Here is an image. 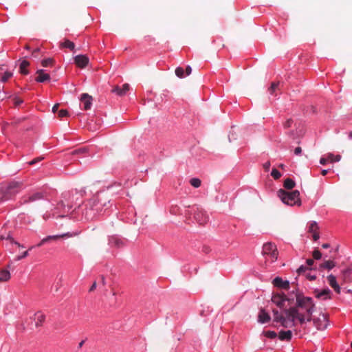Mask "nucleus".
Returning a JSON list of instances; mask_svg holds the SVG:
<instances>
[{"label": "nucleus", "mask_w": 352, "mask_h": 352, "mask_svg": "<svg viewBox=\"0 0 352 352\" xmlns=\"http://www.w3.org/2000/svg\"><path fill=\"white\" fill-rule=\"evenodd\" d=\"M309 268L305 267V266H303V265H301L298 270H297V273L298 274L302 273V272H305L307 270H308Z\"/></svg>", "instance_id": "nucleus-43"}, {"label": "nucleus", "mask_w": 352, "mask_h": 352, "mask_svg": "<svg viewBox=\"0 0 352 352\" xmlns=\"http://www.w3.org/2000/svg\"><path fill=\"white\" fill-rule=\"evenodd\" d=\"M292 293L295 294L296 305L285 309L284 314L291 318L292 326L294 327L296 320L302 324L306 321L309 322L312 320L311 316L315 304L311 298L305 296L297 288H295Z\"/></svg>", "instance_id": "nucleus-1"}, {"label": "nucleus", "mask_w": 352, "mask_h": 352, "mask_svg": "<svg viewBox=\"0 0 352 352\" xmlns=\"http://www.w3.org/2000/svg\"><path fill=\"white\" fill-rule=\"evenodd\" d=\"M61 47L69 48L72 51H74L75 49L74 43L68 39L65 40V41L61 43Z\"/></svg>", "instance_id": "nucleus-28"}, {"label": "nucleus", "mask_w": 352, "mask_h": 352, "mask_svg": "<svg viewBox=\"0 0 352 352\" xmlns=\"http://www.w3.org/2000/svg\"><path fill=\"white\" fill-rule=\"evenodd\" d=\"M279 82H272L271 86L268 89V91L272 96H276V91L279 90Z\"/></svg>", "instance_id": "nucleus-23"}, {"label": "nucleus", "mask_w": 352, "mask_h": 352, "mask_svg": "<svg viewBox=\"0 0 352 352\" xmlns=\"http://www.w3.org/2000/svg\"><path fill=\"white\" fill-rule=\"evenodd\" d=\"M43 198V194L41 192H36L28 197H24L22 198V204H28L33 202L36 200H39Z\"/></svg>", "instance_id": "nucleus-16"}, {"label": "nucleus", "mask_w": 352, "mask_h": 352, "mask_svg": "<svg viewBox=\"0 0 352 352\" xmlns=\"http://www.w3.org/2000/svg\"><path fill=\"white\" fill-rule=\"evenodd\" d=\"M28 255V251H25L20 256H17L16 258H15V260L16 261H19L23 258H25Z\"/></svg>", "instance_id": "nucleus-42"}, {"label": "nucleus", "mask_w": 352, "mask_h": 352, "mask_svg": "<svg viewBox=\"0 0 352 352\" xmlns=\"http://www.w3.org/2000/svg\"><path fill=\"white\" fill-rule=\"evenodd\" d=\"M86 151V148H80V149H77V150H75L72 153L73 155H76V154H78V153H84Z\"/></svg>", "instance_id": "nucleus-45"}, {"label": "nucleus", "mask_w": 352, "mask_h": 352, "mask_svg": "<svg viewBox=\"0 0 352 352\" xmlns=\"http://www.w3.org/2000/svg\"><path fill=\"white\" fill-rule=\"evenodd\" d=\"M23 189V182L13 181L10 182L5 188L1 189L0 199L6 201L11 199Z\"/></svg>", "instance_id": "nucleus-3"}, {"label": "nucleus", "mask_w": 352, "mask_h": 352, "mask_svg": "<svg viewBox=\"0 0 352 352\" xmlns=\"http://www.w3.org/2000/svg\"><path fill=\"white\" fill-rule=\"evenodd\" d=\"M40 51V49L39 48H36L35 49L33 52H32V56H34V57H37V54Z\"/></svg>", "instance_id": "nucleus-55"}, {"label": "nucleus", "mask_w": 352, "mask_h": 352, "mask_svg": "<svg viewBox=\"0 0 352 352\" xmlns=\"http://www.w3.org/2000/svg\"><path fill=\"white\" fill-rule=\"evenodd\" d=\"M89 61V58L85 55H78L74 58L75 64L82 69L88 65Z\"/></svg>", "instance_id": "nucleus-12"}, {"label": "nucleus", "mask_w": 352, "mask_h": 352, "mask_svg": "<svg viewBox=\"0 0 352 352\" xmlns=\"http://www.w3.org/2000/svg\"><path fill=\"white\" fill-rule=\"evenodd\" d=\"M302 153V148L300 146H298L294 150V154L298 155H300Z\"/></svg>", "instance_id": "nucleus-47"}, {"label": "nucleus", "mask_w": 352, "mask_h": 352, "mask_svg": "<svg viewBox=\"0 0 352 352\" xmlns=\"http://www.w3.org/2000/svg\"><path fill=\"white\" fill-rule=\"evenodd\" d=\"M6 236H5V235H1L0 236V239L1 240L6 239Z\"/></svg>", "instance_id": "nucleus-62"}, {"label": "nucleus", "mask_w": 352, "mask_h": 352, "mask_svg": "<svg viewBox=\"0 0 352 352\" xmlns=\"http://www.w3.org/2000/svg\"><path fill=\"white\" fill-rule=\"evenodd\" d=\"M263 334L265 335V337L271 339L275 338L277 336L276 333L273 331H264Z\"/></svg>", "instance_id": "nucleus-34"}, {"label": "nucleus", "mask_w": 352, "mask_h": 352, "mask_svg": "<svg viewBox=\"0 0 352 352\" xmlns=\"http://www.w3.org/2000/svg\"><path fill=\"white\" fill-rule=\"evenodd\" d=\"M319 230V227L316 221H313L310 223L309 226V233H314L315 232H317Z\"/></svg>", "instance_id": "nucleus-29"}, {"label": "nucleus", "mask_w": 352, "mask_h": 352, "mask_svg": "<svg viewBox=\"0 0 352 352\" xmlns=\"http://www.w3.org/2000/svg\"><path fill=\"white\" fill-rule=\"evenodd\" d=\"M58 107H59V104L57 103V104H55L53 107H52V112L54 113H55L56 112L58 111Z\"/></svg>", "instance_id": "nucleus-52"}, {"label": "nucleus", "mask_w": 352, "mask_h": 352, "mask_svg": "<svg viewBox=\"0 0 352 352\" xmlns=\"http://www.w3.org/2000/svg\"><path fill=\"white\" fill-rule=\"evenodd\" d=\"M349 137L352 138V131L349 133Z\"/></svg>", "instance_id": "nucleus-64"}, {"label": "nucleus", "mask_w": 352, "mask_h": 352, "mask_svg": "<svg viewBox=\"0 0 352 352\" xmlns=\"http://www.w3.org/2000/svg\"><path fill=\"white\" fill-rule=\"evenodd\" d=\"M110 243H113L115 246L120 248L123 245V242L118 239L112 238L109 240Z\"/></svg>", "instance_id": "nucleus-33"}, {"label": "nucleus", "mask_w": 352, "mask_h": 352, "mask_svg": "<svg viewBox=\"0 0 352 352\" xmlns=\"http://www.w3.org/2000/svg\"><path fill=\"white\" fill-rule=\"evenodd\" d=\"M270 162H266L265 163L263 164V168L267 171L269 170L270 169Z\"/></svg>", "instance_id": "nucleus-46"}, {"label": "nucleus", "mask_w": 352, "mask_h": 352, "mask_svg": "<svg viewBox=\"0 0 352 352\" xmlns=\"http://www.w3.org/2000/svg\"><path fill=\"white\" fill-rule=\"evenodd\" d=\"M201 180L198 178H192L190 180V184L195 188H199L201 186Z\"/></svg>", "instance_id": "nucleus-31"}, {"label": "nucleus", "mask_w": 352, "mask_h": 352, "mask_svg": "<svg viewBox=\"0 0 352 352\" xmlns=\"http://www.w3.org/2000/svg\"><path fill=\"white\" fill-rule=\"evenodd\" d=\"M10 278V273L7 270L0 271V281H8Z\"/></svg>", "instance_id": "nucleus-25"}, {"label": "nucleus", "mask_w": 352, "mask_h": 352, "mask_svg": "<svg viewBox=\"0 0 352 352\" xmlns=\"http://www.w3.org/2000/svg\"><path fill=\"white\" fill-rule=\"evenodd\" d=\"M45 319V316L40 311L36 312L34 316V320L36 322V326L37 327L42 325V323L44 322Z\"/></svg>", "instance_id": "nucleus-21"}, {"label": "nucleus", "mask_w": 352, "mask_h": 352, "mask_svg": "<svg viewBox=\"0 0 352 352\" xmlns=\"http://www.w3.org/2000/svg\"><path fill=\"white\" fill-rule=\"evenodd\" d=\"M314 294L317 298L322 300L330 299L331 298V292L329 288H325L321 291L319 289H315Z\"/></svg>", "instance_id": "nucleus-11"}, {"label": "nucleus", "mask_w": 352, "mask_h": 352, "mask_svg": "<svg viewBox=\"0 0 352 352\" xmlns=\"http://www.w3.org/2000/svg\"><path fill=\"white\" fill-rule=\"evenodd\" d=\"M292 337V332L290 330L280 331L278 334V338L282 341H283V340L289 341V340H291Z\"/></svg>", "instance_id": "nucleus-20"}, {"label": "nucleus", "mask_w": 352, "mask_h": 352, "mask_svg": "<svg viewBox=\"0 0 352 352\" xmlns=\"http://www.w3.org/2000/svg\"><path fill=\"white\" fill-rule=\"evenodd\" d=\"M294 121L292 119L289 118L288 120H287L284 124H283V126L285 129H287V128H289L292 126V124H293Z\"/></svg>", "instance_id": "nucleus-40"}, {"label": "nucleus", "mask_w": 352, "mask_h": 352, "mask_svg": "<svg viewBox=\"0 0 352 352\" xmlns=\"http://www.w3.org/2000/svg\"><path fill=\"white\" fill-rule=\"evenodd\" d=\"M13 100H14V104L16 107L20 105L21 104H22L23 102V100L18 97H14Z\"/></svg>", "instance_id": "nucleus-41"}, {"label": "nucleus", "mask_w": 352, "mask_h": 352, "mask_svg": "<svg viewBox=\"0 0 352 352\" xmlns=\"http://www.w3.org/2000/svg\"><path fill=\"white\" fill-rule=\"evenodd\" d=\"M14 244H16V245H18L19 247H21V248H23V246L22 245H21L19 243H18L17 241H14Z\"/></svg>", "instance_id": "nucleus-60"}, {"label": "nucleus", "mask_w": 352, "mask_h": 352, "mask_svg": "<svg viewBox=\"0 0 352 352\" xmlns=\"http://www.w3.org/2000/svg\"><path fill=\"white\" fill-rule=\"evenodd\" d=\"M347 293H349V294H352V289H349L347 290Z\"/></svg>", "instance_id": "nucleus-63"}, {"label": "nucleus", "mask_w": 352, "mask_h": 352, "mask_svg": "<svg viewBox=\"0 0 352 352\" xmlns=\"http://www.w3.org/2000/svg\"><path fill=\"white\" fill-rule=\"evenodd\" d=\"M47 243V239H46V238H43V239L41 241V242L36 245V246H37V247H41V245H43L44 243Z\"/></svg>", "instance_id": "nucleus-51"}, {"label": "nucleus", "mask_w": 352, "mask_h": 352, "mask_svg": "<svg viewBox=\"0 0 352 352\" xmlns=\"http://www.w3.org/2000/svg\"><path fill=\"white\" fill-rule=\"evenodd\" d=\"M43 159V157H42L35 158V159H34L33 160L30 161V162H29V164H30V165H34V164H35L36 162L41 161Z\"/></svg>", "instance_id": "nucleus-44"}, {"label": "nucleus", "mask_w": 352, "mask_h": 352, "mask_svg": "<svg viewBox=\"0 0 352 352\" xmlns=\"http://www.w3.org/2000/svg\"><path fill=\"white\" fill-rule=\"evenodd\" d=\"M54 63V60L52 58H47L45 60H43L41 62V65L43 67H46L48 66H52Z\"/></svg>", "instance_id": "nucleus-32"}, {"label": "nucleus", "mask_w": 352, "mask_h": 352, "mask_svg": "<svg viewBox=\"0 0 352 352\" xmlns=\"http://www.w3.org/2000/svg\"><path fill=\"white\" fill-rule=\"evenodd\" d=\"M96 286H97L96 282H94L93 283V285H91V287H90L89 292H91L94 291V289L96 288Z\"/></svg>", "instance_id": "nucleus-56"}, {"label": "nucleus", "mask_w": 352, "mask_h": 352, "mask_svg": "<svg viewBox=\"0 0 352 352\" xmlns=\"http://www.w3.org/2000/svg\"><path fill=\"white\" fill-rule=\"evenodd\" d=\"M335 267V263L332 261H326L322 264H320V267L327 269V270H331L333 267Z\"/></svg>", "instance_id": "nucleus-27"}, {"label": "nucleus", "mask_w": 352, "mask_h": 352, "mask_svg": "<svg viewBox=\"0 0 352 352\" xmlns=\"http://www.w3.org/2000/svg\"><path fill=\"white\" fill-rule=\"evenodd\" d=\"M130 86L129 84L125 83L122 85V87L120 88L118 86L115 87L112 91L118 94V96H122L126 94V93L129 90Z\"/></svg>", "instance_id": "nucleus-17"}, {"label": "nucleus", "mask_w": 352, "mask_h": 352, "mask_svg": "<svg viewBox=\"0 0 352 352\" xmlns=\"http://www.w3.org/2000/svg\"><path fill=\"white\" fill-rule=\"evenodd\" d=\"M312 255H313L314 258L316 260L320 259L322 256V254L318 250H315L313 252Z\"/></svg>", "instance_id": "nucleus-38"}, {"label": "nucleus", "mask_w": 352, "mask_h": 352, "mask_svg": "<svg viewBox=\"0 0 352 352\" xmlns=\"http://www.w3.org/2000/svg\"><path fill=\"white\" fill-rule=\"evenodd\" d=\"M277 194L278 197L285 204L289 206H300L301 204L300 192L297 190H293L292 192H287L285 190L280 189Z\"/></svg>", "instance_id": "nucleus-2"}, {"label": "nucleus", "mask_w": 352, "mask_h": 352, "mask_svg": "<svg viewBox=\"0 0 352 352\" xmlns=\"http://www.w3.org/2000/svg\"><path fill=\"white\" fill-rule=\"evenodd\" d=\"M306 277L307 278V279H309L310 280H314L316 278V276L315 275H311L310 274H307Z\"/></svg>", "instance_id": "nucleus-50"}, {"label": "nucleus", "mask_w": 352, "mask_h": 352, "mask_svg": "<svg viewBox=\"0 0 352 352\" xmlns=\"http://www.w3.org/2000/svg\"><path fill=\"white\" fill-rule=\"evenodd\" d=\"M294 294L292 292L290 293L289 296ZM294 298L292 297H287L284 294H274L272 298V301L276 304L280 309L284 307V304L285 301H293Z\"/></svg>", "instance_id": "nucleus-7"}, {"label": "nucleus", "mask_w": 352, "mask_h": 352, "mask_svg": "<svg viewBox=\"0 0 352 352\" xmlns=\"http://www.w3.org/2000/svg\"><path fill=\"white\" fill-rule=\"evenodd\" d=\"M175 74L179 78H184V69L182 67H180L176 68V69H175Z\"/></svg>", "instance_id": "nucleus-37"}, {"label": "nucleus", "mask_w": 352, "mask_h": 352, "mask_svg": "<svg viewBox=\"0 0 352 352\" xmlns=\"http://www.w3.org/2000/svg\"><path fill=\"white\" fill-rule=\"evenodd\" d=\"M80 101L83 103L85 110H88L91 108L92 97L88 94H82L80 97Z\"/></svg>", "instance_id": "nucleus-15"}, {"label": "nucleus", "mask_w": 352, "mask_h": 352, "mask_svg": "<svg viewBox=\"0 0 352 352\" xmlns=\"http://www.w3.org/2000/svg\"><path fill=\"white\" fill-rule=\"evenodd\" d=\"M78 234V232H66L61 234H56V235H50L46 236L45 238L47 239V242H49L51 240H58L59 239H67V238H71L74 237Z\"/></svg>", "instance_id": "nucleus-10"}, {"label": "nucleus", "mask_w": 352, "mask_h": 352, "mask_svg": "<svg viewBox=\"0 0 352 352\" xmlns=\"http://www.w3.org/2000/svg\"><path fill=\"white\" fill-rule=\"evenodd\" d=\"M36 74H38V76L36 78V81L38 82H43L50 79V75L48 74L44 73V71L43 69H38L36 72Z\"/></svg>", "instance_id": "nucleus-19"}, {"label": "nucleus", "mask_w": 352, "mask_h": 352, "mask_svg": "<svg viewBox=\"0 0 352 352\" xmlns=\"http://www.w3.org/2000/svg\"><path fill=\"white\" fill-rule=\"evenodd\" d=\"M194 218L200 225L206 224L209 219L208 215L202 209L197 208L195 212Z\"/></svg>", "instance_id": "nucleus-9"}, {"label": "nucleus", "mask_w": 352, "mask_h": 352, "mask_svg": "<svg viewBox=\"0 0 352 352\" xmlns=\"http://www.w3.org/2000/svg\"><path fill=\"white\" fill-rule=\"evenodd\" d=\"M191 72H192V69H191L190 66H189V65L187 66L186 68V71H185L186 76L190 75L191 74Z\"/></svg>", "instance_id": "nucleus-53"}, {"label": "nucleus", "mask_w": 352, "mask_h": 352, "mask_svg": "<svg viewBox=\"0 0 352 352\" xmlns=\"http://www.w3.org/2000/svg\"><path fill=\"white\" fill-rule=\"evenodd\" d=\"M6 240H9L11 243H14V239L10 236V234L8 233L6 237Z\"/></svg>", "instance_id": "nucleus-54"}, {"label": "nucleus", "mask_w": 352, "mask_h": 352, "mask_svg": "<svg viewBox=\"0 0 352 352\" xmlns=\"http://www.w3.org/2000/svg\"><path fill=\"white\" fill-rule=\"evenodd\" d=\"M270 316L268 313H267L265 309H261L258 316V320L261 323H266L270 320Z\"/></svg>", "instance_id": "nucleus-18"}, {"label": "nucleus", "mask_w": 352, "mask_h": 352, "mask_svg": "<svg viewBox=\"0 0 352 352\" xmlns=\"http://www.w3.org/2000/svg\"><path fill=\"white\" fill-rule=\"evenodd\" d=\"M262 254L265 258V263L275 262L278 255L276 245L271 242L265 243L263 246Z\"/></svg>", "instance_id": "nucleus-4"}, {"label": "nucleus", "mask_w": 352, "mask_h": 352, "mask_svg": "<svg viewBox=\"0 0 352 352\" xmlns=\"http://www.w3.org/2000/svg\"><path fill=\"white\" fill-rule=\"evenodd\" d=\"M329 247H330V245H329V243H324V244L322 245V248H329Z\"/></svg>", "instance_id": "nucleus-59"}, {"label": "nucleus", "mask_w": 352, "mask_h": 352, "mask_svg": "<svg viewBox=\"0 0 352 352\" xmlns=\"http://www.w3.org/2000/svg\"><path fill=\"white\" fill-rule=\"evenodd\" d=\"M328 173V170H322V172H321V174L324 176L327 174Z\"/></svg>", "instance_id": "nucleus-58"}, {"label": "nucleus", "mask_w": 352, "mask_h": 352, "mask_svg": "<svg viewBox=\"0 0 352 352\" xmlns=\"http://www.w3.org/2000/svg\"><path fill=\"white\" fill-rule=\"evenodd\" d=\"M296 186L295 182L291 178H287L284 181L283 186L287 190H292Z\"/></svg>", "instance_id": "nucleus-26"}, {"label": "nucleus", "mask_w": 352, "mask_h": 352, "mask_svg": "<svg viewBox=\"0 0 352 352\" xmlns=\"http://www.w3.org/2000/svg\"><path fill=\"white\" fill-rule=\"evenodd\" d=\"M273 285L275 287L289 289V282L288 280H283L280 277H276L272 282Z\"/></svg>", "instance_id": "nucleus-13"}, {"label": "nucleus", "mask_w": 352, "mask_h": 352, "mask_svg": "<svg viewBox=\"0 0 352 352\" xmlns=\"http://www.w3.org/2000/svg\"><path fill=\"white\" fill-rule=\"evenodd\" d=\"M12 76V73L10 72H6L2 77H1V81L2 82H6Z\"/></svg>", "instance_id": "nucleus-36"}, {"label": "nucleus", "mask_w": 352, "mask_h": 352, "mask_svg": "<svg viewBox=\"0 0 352 352\" xmlns=\"http://www.w3.org/2000/svg\"><path fill=\"white\" fill-rule=\"evenodd\" d=\"M271 175L274 179H278L281 177L280 173L276 168H273L271 173Z\"/></svg>", "instance_id": "nucleus-35"}, {"label": "nucleus", "mask_w": 352, "mask_h": 352, "mask_svg": "<svg viewBox=\"0 0 352 352\" xmlns=\"http://www.w3.org/2000/svg\"><path fill=\"white\" fill-rule=\"evenodd\" d=\"M329 285L334 289L337 294L340 293V287L337 283L336 278L334 275L330 274L327 278Z\"/></svg>", "instance_id": "nucleus-14"}, {"label": "nucleus", "mask_w": 352, "mask_h": 352, "mask_svg": "<svg viewBox=\"0 0 352 352\" xmlns=\"http://www.w3.org/2000/svg\"><path fill=\"white\" fill-rule=\"evenodd\" d=\"M328 160L331 162H339L341 160V156L340 155H334L332 153H328L327 154Z\"/></svg>", "instance_id": "nucleus-30"}, {"label": "nucleus", "mask_w": 352, "mask_h": 352, "mask_svg": "<svg viewBox=\"0 0 352 352\" xmlns=\"http://www.w3.org/2000/svg\"><path fill=\"white\" fill-rule=\"evenodd\" d=\"M307 264L309 265V266H311L313 264H314V260L313 259H311V258H309L307 260Z\"/></svg>", "instance_id": "nucleus-57"}, {"label": "nucleus", "mask_w": 352, "mask_h": 352, "mask_svg": "<svg viewBox=\"0 0 352 352\" xmlns=\"http://www.w3.org/2000/svg\"><path fill=\"white\" fill-rule=\"evenodd\" d=\"M30 65V63L27 60H23L20 65V73L23 75H27L29 73L28 67Z\"/></svg>", "instance_id": "nucleus-24"}, {"label": "nucleus", "mask_w": 352, "mask_h": 352, "mask_svg": "<svg viewBox=\"0 0 352 352\" xmlns=\"http://www.w3.org/2000/svg\"><path fill=\"white\" fill-rule=\"evenodd\" d=\"M313 321L316 327L319 330L326 329L328 325L327 316L324 314H320L317 318L313 319Z\"/></svg>", "instance_id": "nucleus-8"}, {"label": "nucleus", "mask_w": 352, "mask_h": 352, "mask_svg": "<svg viewBox=\"0 0 352 352\" xmlns=\"http://www.w3.org/2000/svg\"><path fill=\"white\" fill-rule=\"evenodd\" d=\"M311 234H312L313 239L314 241H317L320 238L318 232H315L314 233H311Z\"/></svg>", "instance_id": "nucleus-49"}, {"label": "nucleus", "mask_w": 352, "mask_h": 352, "mask_svg": "<svg viewBox=\"0 0 352 352\" xmlns=\"http://www.w3.org/2000/svg\"><path fill=\"white\" fill-rule=\"evenodd\" d=\"M342 278L345 283L352 282V270L351 269H346L342 272Z\"/></svg>", "instance_id": "nucleus-22"}, {"label": "nucleus", "mask_w": 352, "mask_h": 352, "mask_svg": "<svg viewBox=\"0 0 352 352\" xmlns=\"http://www.w3.org/2000/svg\"><path fill=\"white\" fill-rule=\"evenodd\" d=\"M58 117L60 118H62L63 117H66L68 116V111L66 109H60V111H58Z\"/></svg>", "instance_id": "nucleus-39"}, {"label": "nucleus", "mask_w": 352, "mask_h": 352, "mask_svg": "<svg viewBox=\"0 0 352 352\" xmlns=\"http://www.w3.org/2000/svg\"><path fill=\"white\" fill-rule=\"evenodd\" d=\"M109 202L108 197L105 195H97L94 197L91 202V207L93 210L100 212L102 211L103 207L107 206Z\"/></svg>", "instance_id": "nucleus-6"}, {"label": "nucleus", "mask_w": 352, "mask_h": 352, "mask_svg": "<svg viewBox=\"0 0 352 352\" xmlns=\"http://www.w3.org/2000/svg\"><path fill=\"white\" fill-rule=\"evenodd\" d=\"M102 278V283L103 285H105V280H104V276H102V278Z\"/></svg>", "instance_id": "nucleus-61"}, {"label": "nucleus", "mask_w": 352, "mask_h": 352, "mask_svg": "<svg viewBox=\"0 0 352 352\" xmlns=\"http://www.w3.org/2000/svg\"><path fill=\"white\" fill-rule=\"evenodd\" d=\"M284 309H283L281 313H279L277 309H273L274 320L276 322H280L285 328L292 327L293 326L291 318L284 314Z\"/></svg>", "instance_id": "nucleus-5"}, {"label": "nucleus", "mask_w": 352, "mask_h": 352, "mask_svg": "<svg viewBox=\"0 0 352 352\" xmlns=\"http://www.w3.org/2000/svg\"><path fill=\"white\" fill-rule=\"evenodd\" d=\"M328 157H321L320 160V163L322 165H325L327 163Z\"/></svg>", "instance_id": "nucleus-48"}]
</instances>
